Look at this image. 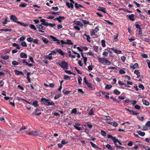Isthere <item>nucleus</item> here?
Here are the masks:
<instances>
[{
  "mask_svg": "<svg viewBox=\"0 0 150 150\" xmlns=\"http://www.w3.org/2000/svg\"><path fill=\"white\" fill-rule=\"evenodd\" d=\"M40 110L38 108H37L35 110V112H33V113L36 115H39L41 114V112H37L39 111Z\"/></svg>",
  "mask_w": 150,
  "mask_h": 150,
  "instance_id": "21",
  "label": "nucleus"
},
{
  "mask_svg": "<svg viewBox=\"0 0 150 150\" xmlns=\"http://www.w3.org/2000/svg\"><path fill=\"white\" fill-rule=\"evenodd\" d=\"M64 79L66 80H70V77L67 75L64 76Z\"/></svg>",
  "mask_w": 150,
  "mask_h": 150,
  "instance_id": "54",
  "label": "nucleus"
},
{
  "mask_svg": "<svg viewBox=\"0 0 150 150\" xmlns=\"http://www.w3.org/2000/svg\"><path fill=\"white\" fill-rule=\"evenodd\" d=\"M111 118V117L109 116H104L102 117V119L105 120H109Z\"/></svg>",
  "mask_w": 150,
  "mask_h": 150,
  "instance_id": "30",
  "label": "nucleus"
},
{
  "mask_svg": "<svg viewBox=\"0 0 150 150\" xmlns=\"http://www.w3.org/2000/svg\"><path fill=\"white\" fill-rule=\"evenodd\" d=\"M15 74L17 75H19L21 74H23V72L21 71H19L17 70L14 71Z\"/></svg>",
  "mask_w": 150,
  "mask_h": 150,
  "instance_id": "15",
  "label": "nucleus"
},
{
  "mask_svg": "<svg viewBox=\"0 0 150 150\" xmlns=\"http://www.w3.org/2000/svg\"><path fill=\"white\" fill-rule=\"evenodd\" d=\"M57 64L59 65L62 68L67 69L68 67V64L66 62L59 60Z\"/></svg>",
  "mask_w": 150,
  "mask_h": 150,
  "instance_id": "2",
  "label": "nucleus"
},
{
  "mask_svg": "<svg viewBox=\"0 0 150 150\" xmlns=\"http://www.w3.org/2000/svg\"><path fill=\"white\" fill-rule=\"evenodd\" d=\"M30 28L32 29H33L34 30H36V28L35 26L33 24H30Z\"/></svg>",
  "mask_w": 150,
  "mask_h": 150,
  "instance_id": "50",
  "label": "nucleus"
},
{
  "mask_svg": "<svg viewBox=\"0 0 150 150\" xmlns=\"http://www.w3.org/2000/svg\"><path fill=\"white\" fill-rule=\"evenodd\" d=\"M127 16H128L129 19L131 21H134L135 20L134 14H132L130 15H127Z\"/></svg>",
  "mask_w": 150,
  "mask_h": 150,
  "instance_id": "19",
  "label": "nucleus"
},
{
  "mask_svg": "<svg viewBox=\"0 0 150 150\" xmlns=\"http://www.w3.org/2000/svg\"><path fill=\"white\" fill-rule=\"evenodd\" d=\"M101 45L103 47H105V41L104 40H101Z\"/></svg>",
  "mask_w": 150,
  "mask_h": 150,
  "instance_id": "44",
  "label": "nucleus"
},
{
  "mask_svg": "<svg viewBox=\"0 0 150 150\" xmlns=\"http://www.w3.org/2000/svg\"><path fill=\"white\" fill-rule=\"evenodd\" d=\"M45 59H49L50 61L52 60L53 59L52 57V56L49 55V54L48 55H47V56H45Z\"/></svg>",
  "mask_w": 150,
  "mask_h": 150,
  "instance_id": "24",
  "label": "nucleus"
},
{
  "mask_svg": "<svg viewBox=\"0 0 150 150\" xmlns=\"http://www.w3.org/2000/svg\"><path fill=\"white\" fill-rule=\"evenodd\" d=\"M130 102L132 105H134L137 103V101L136 100H130Z\"/></svg>",
  "mask_w": 150,
  "mask_h": 150,
  "instance_id": "51",
  "label": "nucleus"
},
{
  "mask_svg": "<svg viewBox=\"0 0 150 150\" xmlns=\"http://www.w3.org/2000/svg\"><path fill=\"white\" fill-rule=\"evenodd\" d=\"M59 12H50V13L51 14L58 15H59Z\"/></svg>",
  "mask_w": 150,
  "mask_h": 150,
  "instance_id": "47",
  "label": "nucleus"
},
{
  "mask_svg": "<svg viewBox=\"0 0 150 150\" xmlns=\"http://www.w3.org/2000/svg\"><path fill=\"white\" fill-rule=\"evenodd\" d=\"M51 8L54 11H57L59 10V8H58V7H57V6L52 7Z\"/></svg>",
  "mask_w": 150,
  "mask_h": 150,
  "instance_id": "63",
  "label": "nucleus"
},
{
  "mask_svg": "<svg viewBox=\"0 0 150 150\" xmlns=\"http://www.w3.org/2000/svg\"><path fill=\"white\" fill-rule=\"evenodd\" d=\"M141 129L144 130H148V129L145 125L143 126L141 128Z\"/></svg>",
  "mask_w": 150,
  "mask_h": 150,
  "instance_id": "41",
  "label": "nucleus"
},
{
  "mask_svg": "<svg viewBox=\"0 0 150 150\" xmlns=\"http://www.w3.org/2000/svg\"><path fill=\"white\" fill-rule=\"evenodd\" d=\"M12 64L13 65H18L19 64V63L16 61H14L12 62Z\"/></svg>",
  "mask_w": 150,
  "mask_h": 150,
  "instance_id": "57",
  "label": "nucleus"
},
{
  "mask_svg": "<svg viewBox=\"0 0 150 150\" xmlns=\"http://www.w3.org/2000/svg\"><path fill=\"white\" fill-rule=\"evenodd\" d=\"M101 93L103 94L105 96L106 98L107 99H108L109 98V96H108L109 95V93L107 92H105L104 91H102Z\"/></svg>",
  "mask_w": 150,
  "mask_h": 150,
  "instance_id": "16",
  "label": "nucleus"
},
{
  "mask_svg": "<svg viewBox=\"0 0 150 150\" xmlns=\"http://www.w3.org/2000/svg\"><path fill=\"white\" fill-rule=\"evenodd\" d=\"M74 24L76 25H79L81 27H82L83 25L82 23L79 21H75L74 22Z\"/></svg>",
  "mask_w": 150,
  "mask_h": 150,
  "instance_id": "10",
  "label": "nucleus"
},
{
  "mask_svg": "<svg viewBox=\"0 0 150 150\" xmlns=\"http://www.w3.org/2000/svg\"><path fill=\"white\" fill-rule=\"evenodd\" d=\"M12 45L13 46L16 47V48L18 50H20V47L19 46V45L16 43H13L12 44Z\"/></svg>",
  "mask_w": 150,
  "mask_h": 150,
  "instance_id": "26",
  "label": "nucleus"
},
{
  "mask_svg": "<svg viewBox=\"0 0 150 150\" xmlns=\"http://www.w3.org/2000/svg\"><path fill=\"white\" fill-rule=\"evenodd\" d=\"M66 5L69 8H74L73 5L71 3H69V2H67Z\"/></svg>",
  "mask_w": 150,
  "mask_h": 150,
  "instance_id": "14",
  "label": "nucleus"
},
{
  "mask_svg": "<svg viewBox=\"0 0 150 150\" xmlns=\"http://www.w3.org/2000/svg\"><path fill=\"white\" fill-rule=\"evenodd\" d=\"M112 87V86L110 84H107L105 86V88L106 89L109 90Z\"/></svg>",
  "mask_w": 150,
  "mask_h": 150,
  "instance_id": "33",
  "label": "nucleus"
},
{
  "mask_svg": "<svg viewBox=\"0 0 150 150\" xmlns=\"http://www.w3.org/2000/svg\"><path fill=\"white\" fill-rule=\"evenodd\" d=\"M10 19L12 21L14 22H16V21L17 20V18L14 15H11L10 16Z\"/></svg>",
  "mask_w": 150,
  "mask_h": 150,
  "instance_id": "8",
  "label": "nucleus"
},
{
  "mask_svg": "<svg viewBox=\"0 0 150 150\" xmlns=\"http://www.w3.org/2000/svg\"><path fill=\"white\" fill-rule=\"evenodd\" d=\"M106 147L109 149L111 150L112 149V147L109 144H107L106 146Z\"/></svg>",
  "mask_w": 150,
  "mask_h": 150,
  "instance_id": "43",
  "label": "nucleus"
},
{
  "mask_svg": "<svg viewBox=\"0 0 150 150\" xmlns=\"http://www.w3.org/2000/svg\"><path fill=\"white\" fill-rule=\"evenodd\" d=\"M146 125L147 127H150V121H148L146 124Z\"/></svg>",
  "mask_w": 150,
  "mask_h": 150,
  "instance_id": "64",
  "label": "nucleus"
},
{
  "mask_svg": "<svg viewBox=\"0 0 150 150\" xmlns=\"http://www.w3.org/2000/svg\"><path fill=\"white\" fill-rule=\"evenodd\" d=\"M27 4L25 3L21 2L19 5V6L20 7H25Z\"/></svg>",
  "mask_w": 150,
  "mask_h": 150,
  "instance_id": "31",
  "label": "nucleus"
},
{
  "mask_svg": "<svg viewBox=\"0 0 150 150\" xmlns=\"http://www.w3.org/2000/svg\"><path fill=\"white\" fill-rule=\"evenodd\" d=\"M56 51L60 54L62 56L65 55V53L64 52L60 49H58L56 50Z\"/></svg>",
  "mask_w": 150,
  "mask_h": 150,
  "instance_id": "13",
  "label": "nucleus"
},
{
  "mask_svg": "<svg viewBox=\"0 0 150 150\" xmlns=\"http://www.w3.org/2000/svg\"><path fill=\"white\" fill-rule=\"evenodd\" d=\"M33 42L35 44H37L39 43V41L37 39H33Z\"/></svg>",
  "mask_w": 150,
  "mask_h": 150,
  "instance_id": "45",
  "label": "nucleus"
},
{
  "mask_svg": "<svg viewBox=\"0 0 150 150\" xmlns=\"http://www.w3.org/2000/svg\"><path fill=\"white\" fill-rule=\"evenodd\" d=\"M42 39L43 42L46 44H47L49 42L48 39L45 38H42Z\"/></svg>",
  "mask_w": 150,
  "mask_h": 150,
  "instance_id": "35",
  "label": "nucleus"
},
{
  "mask_svg": "<svg viewBox=\"0 0 150 150\" xmlns=\"http://www.w3.org/2000/svg\"><path fill=\"white\" fill-rule=\"evenodd\" d=\"M99 30V29L98 28V27H96L92 31H91L90 32V34L91 36H93V35H95V36H96V35H95V34L97 33Z\"/></svg>",
  "mask_w": 150,
  "mask_h": 150,
  "instance_id": "5",
  "label": "nucleus"
},
{
  "mask_svg": "<svg viewBox=\"0 0 150 150\" xmlns=\"http://www.w3.org/2000/svg\"><path fill=\"white\" fill-rule=\"evenodd\" d=\"M125 69H121L119 70V73L120 74H123L126 73Z\"/></svg>",
  "mask_w": 150,
  "mask_h": 150,
  "instance_id": "29",
  "label": "nucleus"
},
{
  "mask_svg": "<svg viewBox=\"0 0 150 150\" xmlns=\"http://www.w3.org/2000/svg\"><path fill=\"white\" fill-rule=\"evenodd\" d=\"M118 125V124L116 122H112V125L115 127H116Z\"/></svg>",
  "mask_w": 150,
  "mask_h": 150,
  "instance_id": "58",
  "label": "nucleus"
},
{
  "mask_svg": "<svg viewBox=\"0 0 150 150\" xmlns=\"http://www.w3.org/2000/svg\"><path fill=\"white\" fill-rule=\"evenodd\" d=\"M62 145L65 144H67L68 143V141H66L64 140H63L61 141V143Z\"/></svg>",
  "mask_w": 150,
  "mask_h": 150,
  "instance_id": "59",
  "label": "nucleus"
},
{
  "mask_svg": "<svg viewBox=\"0 0 150 150\" xmlns=\"http://www.w3.org/2000/svg\"><path fill=\"white\" fill-rule=\"evenodd\" d=\"M65 18L64 17V16H59L58 17V19L57 20V21L59 23L62 22V20H63Z\"/></svg>",
  "mask_w": 150,
  "mask_h": 150,
  "instance_id": "25",
  "label": "nucleus"
},
{
  "mask_svg": "<svg viewBox=\"0 0 150 150\" xmlns=\"http://www.w3.org/2000/svg\"><path fill=\"white\" fill-rule=\"evenodd\" d=\"M101 134L104 137H105L106 136V132L103 130H102L101 132Z\"/></svg>",
  "mask_w": 150,
  "mask_h": 150,
  "instance_id": "55",
  "label": "nucleus"
},
{
  "mask_svg": "<svg viewBox=\"0 0 150 150\" xmlns=\"http://www.w3.org/2000/svg\"><path fill=\"white\" fill-rule=\"evenodd\" d=\"M65 71L68 74H74L73 72H71V71L70 70H65Z\"/></svg>",
  "mask_w": 150,
  "mask_h": 150,
  "instance_id": "60",
  "label": "nucleus"
},
{
  "mask_svg": "<svg viewBox=\"0 0 150 150\" xmlns=\"http://www.w3.org/2000/svg\"><path fill=\"white\" fill-rule=\"evenodd\" d=\"M113 92L116 95H119L120 93V92L117 89L114 90Z\"/></svg>",
  "mask_w": 150,
  "mask_h": 150,
  "instance_id": "34",
  "label": "nucleus"
},
{
  "mask_svg": "<svg viewBox=\"0 0 150 150\" xmlns=\"http://www.w3.org/2000/svg\"><path fill=\"white\" fill-rule=\"evenodd\" d=\"M2 58L4 60H6L8 59L9 58V57L8 56H1Z\"/></svg>",
  "mask_w": 150,
  "mask_h": 150,
  "instance_id": "42",
  "label": "nucleus"
},
{
  "mask_svg": "<svg viewBox=\"0 0 150 150\" xmlns=\"http://www.w3.org/2000/svg\"><path fill=\"white\" fill-rule=\"evenodd\" d=\"M27 41L29 42H33V39L31 37L28 38H27Z\"/></svg>",
  "mask_w": 150,
  "mask_h": 150,
  "instance_id": "56",
  "label": "nucleus"
},
{
  "mask_svg": "<svg viewBox=\"0 0 150 150\" xmlns=\"http://www.w3.org/2000/svg\"><path fill=\"white\" fill-rule=\"evenodd\" d=\"M86 85H87V87L89 88H92V85L91 83H89L88 82L86 83H85Z\"/></svg>",
  "mask_w": 150,
  "mask_h": 150,
  "instance_id": "49",
  "label": "nucleus"
},
{
  "mask_svg": "<svg viewBox=\"0 0 150 150\" xmlns=\"http://www.w3.org/2000/svg\"><path fill=\"white\" fill-rule=\"evenodd\" d=\"M112 140L113 141V142L115 144H116V143L118 142L119 141L117 139H116L115 137Z\"/></svg>",
  "mask_w": 150,
  "mask_h": 150,
  "instance_id": "53",
  "label": "nucleus"
},
{
  "mask_svg": "<svg viewBox=\"0 0 150 150\" xmlns=\"http://www.w3.org/2000/svg\"><path fill=\"white\" fill-rule=\"evenodd\" d=\"M142 101L143 102V104L146 105V106L149 105V103L148 101L146 100L143 99Z\"/></svg>",
  "mask_w": 150,
  "mask_h": 150,
  "instance_id": "18",
  "label": "nucleus"
},
{
  "mask_svg": "<svg viewBox=\"0 0 150 150\" xmlns=\"http://www.w3.org/2000/svg\"><path fill=\"white\" fill-rule=\"evenodd\" d=\"M21 45L23 47H26L27 46V45L26 44V43L25 42H22L21 43Z\"/></svg>",
  "mask_w": 150,
  "mask_h": 150,
  "instance_id": "62",
  "label": "nucleus"
},
{
  "mask_svg": "<svg viewBox=\"0 0 150 150\" xmlns=\"http://www.w3.org/2000/svg\"><path fill=\"white\" fill-rule=\"evenodd\" d=\"M98 10L102 11L104 13H105L106 12V8L104 7H99L98 8Z\"/></svg>",
  "mask_w": 150,
  "mask_h": 150,
  "instance_id": "12",
  "label": "nucleus"
},
{
  "mask_svg": "<svg viewBox=\"0 0 150 150\" xmlns=\"http://www.w3.org/2000/svg\"><path fill=\"white\" fill-rule=\"evenodd\" d=\"M134 108L137 110H139L141 108V107L138 105H136L134 106Z\"/></svg>",
  "mask_w": 150,
  "mask_h": 150,
  "instance_id": "46",
  "label": "nucleus"
},
{
  "mask_svg": "<svg viewBox=\"0 0 150 150\" xmlns=\"http://www.w3.org/2000/svg\"><path fill=\"white\" fill-rule=\"evenodd\" d=\"M26 127L25 126H23L20 129V131H22V132H24L25 133V132L26 131H25V132H22V131L23 130H25V129H26Z\"/></svg>",
  "mask_w": 150,
  "mask_h": 150,
  "instance_id": "48",
  "label": "nucleus"
},
{
  "mask_svg": "<svg viewBox=\"0 0 150 150\" xmlns=\"http://www.w3.org/2000/svg\"><path fill=\"white\" fill-rule=\"evenodd\" d=\"M37 27L38 28L40 29V30H39V31L40 32H42V33H44V31L42 30L41 29L44 30L45 29V28L44 26H43L42 25H37Z\"/></svg>",
  "mask_w": 150,
  "mask_h": 150,
  "instance_id": "7",
  "label": "nucleus"
},
{
  "mask_svg": "<svg viewBox=\"0 0 150 150\" xmlns=\"http://www.w3.org/2000/svg\"><path fill=\"white\" fill-rule=\"evenodd\" d=\"M66 42V44H68L69 45H72L73 44V43L71 42V40H67V42Z\"/></svg>",
  "mask_w": 150,
  "mask_h": 150,
  "instance_id": "39",
  "label": "nucleus"
},
{
  "mask_svg": "<svg viewBox=\"0 0 150 150\" xmlns=\"http://www.w3.org/2000/svg\"><path fill=\"white\" fill-rule=\"evenodd\" d=\"M78 80L79 83L81 84V82L82 81V79L81 76H79L78 77Z\"/></svg>",
  "mask_w": 150,
  "mask_h": 150,
  "instance_id": "37",
  "label": "nucleus"
},
{
  "mask_svg": "<svg viewBox=\"0 0 150 150\" xmlns=\"http://www.w3.org/2000/svg\"><path fill=\"white\" fill-rule=\"evenodd\" d=\"M74 127L77 130H82V128L81 127H78L77 126H76V125H74Z\"/></svg>",
  "mask_w": 150,
  "mask_h": 150,
  "instance_id": "61",
  "label": "nucleus"
},
{
  "mask_svg": "<svg viewBox=\"0 0 150 150\" xmlns=\"http://www.w3.org/2000/svg\"><path fill=\"white\" fill-rule=\"evenodd\" d=\"M32 104L35 107H37L39 106L38 102L37 101L35 100L33 102H32Z\"/></svg>",
  "mask_w": 150,
  "mask_h": 150,
  "instance_id": "17",
  "label": "nucleus"
},
{
  "mask_svg": "<svg viewBox=\"0 0 150 150\" xmlns=\"http://www.w3.org/2000/svg\"><path fill=\"white\" fill-rule=\"evenodd\" d=\"M138 66V64L137 63H135L133 66H130V67L131 68L135 69Z\"/></svg>",
  "mask_w": 150,
  "mask_h": 150,
  "instance_id": "28",
  "label": "nucleus"
},
{
  "mask_svg": "<svg viewBox=\"0 0 150 150\" xmlns=\"http://www.w3.org/2000/svg\"><path fill=\"white\" fill-rule=\"evenodd\" d=\"M134 73L137 75V77L139 78L140 76V73L138 70H136L134 71Z\"/></svg>",
  "mask_w": 150,
  "mask_h": 150,
  "instance_id": "22",
  "label": "nucleus"
},
{
  "mask_svg": "<svg viewBox=\"0 0 150 150\" xmlns=\"http://www.w3.org/2000/svg\"><path fill=\"white\" fill-rule=\"evenodd\" d=\"M98 61L99 62L104 65H109L111 64V62L110 61L105 58H98Z\"/></svg>",
  "mask_w": 150,
  "mask_h": 150,
  "instance_id": "3",
  "label": "nucleus"
},
{
  "mask_svg": "<svg viewBox=\"0 0 150 150\" xmlns=\"http://www.w3.org/2000/svg\"><path fill=\"white\" fill-rule=\"evenodd\" d=\"M1 31H4L5 32L7 31H11V29H7V28H5V29H2L0 30Z\"/></svg>",
  "mask_w": 150,
  "mask_h": 150,
  "instance_id": "38",
  "label": "nucleus"
},
{
  "mask_svg": "<svg viewBox=\"0 0 150 150\" xmlns=\"http://www.w3.org/2000/svg\"><path fill=\"white\" fill-rule=\"evenodd\" d=\"M82 21L83 22V24L85 25L89 24V22H88L86 20H82Z\"/></svg>",
  "mask_w": 150,
  "mask_h": 150,
  "instance_id": "52",
  "label": "nucleus"
},
{
  "mask_svg": "<svg viewBox=\"0 0 150 150\" xmlns=\"http://www.w3.org/2000/svg\"><path fill=\"white\" fill-rule=\"evenodd\" d=\"M41 101L43 103L47 106L54 105V103L51 100L47 99L44 98H42L41 99Z\"/></svg>",
  "mask_w": 150,
  "mask_h": 150,
  "instance_id": "1",
  "label": "nucleus"
},
{
  "mask_svg": "<svg viewBox=\"0 0 150 150\" xmlns=\"http://www.w3.org/2000/svg\"><path fill=\"white\" fill-rule=\"evenodd\" d=\"M111 49L115 53L117 54H120L122 53V51L115 49L114 47L111 48Z\"/></svg>",
  "mask_w": 150,
  "mask_h": 150,
  "instance_id": "11",
  "label": "nucleus"
},
{
  "mask_svg": "<svg viewBox=\"0 0 150 150\" xmlns=\"http://www.w3.org/2000/svg\"><path fill=\"white\" fill-rule=\"evenodd\" d=\"M84 35L86 37L87 40L88 42H91V38L88 35H87V34H84Z\"/></svg>",
  "mask_w": 150,
  "mask_h": 150,
  "instance_id": "27",
  "label": "nucleus"
},
{
  "mask_svg": "<svg viewBox=\"0 0 150 150\" xmlns=\"http://www.w3.org/2000/svg\"><path fill=\"white\" fill-rule=\"evenodd\" d=\"M20 57L22 58H26L27 57V54L23 52H21L20 54Z\"/></svg>",
  "mask_w": 150,
  "mask_h": 150,
  "instance_id": "9",
  "label": "nucleus"
},
{
  "mask_svg": "<svg viewBox=\"0 0 150 150\" xmlns=\"http://www.w3.org/2000/svg\"><path fill=\"white\" fill-rule=\"evenodd\" d=\"M50 37L52 39L53 41L56 42V44H60V40L56 38L52 35H50Z\"/></svg>",
  "mask_w": 150,
  "mask_h": 150,
  "instance_id": "6",
  "label": "nucleus"
},
{
  "mask_svg": "<svg viewBox=\"0 0 150 150\" xmlns=\"http://www.w3.org/2000/svg\"><path fill=\"white\" fill-rule=\"evenodd\" d=\"M75 6L77 8L82 7V6L81 5L76 3H75Z\"/></svg>",
  "mask_w": 150,
  "mask_h": 150,
  "instance_id": "36",
  "label": "nucleus"
},
{
  "mask_svg": "<svg viewBox=\"0 0 150 150\" xmlns=\"http://www.w3.org/2000/svg\"><path fill=\"white\" fill-rule=\"evenodd\" d=\"M56 54V52L55 50H52L51 51V52L49 54V55H54Z\"/></svg>",
  "mask_w": 150,
  "mask_h": 150,
  "instance_id": "40",
  "label": "nucleus"
},
{
  "mask_svg": "<svg viewBox=\"0 0 150 150\" xmlns=\"http://www.w3.org/2000/svg\"><path fill=\"white\" fill-rule=\"evenodd\" d=\"M130 114L133 115H139V113L137 112L136 111H134L131 110Z\"/></svg>",
  "mask_w": 150,
  "mask_h": 150,
  "instance_id": "23",
  "label": "nucleus"
},
{
  "mask_svg": "<svg viewBox=\"0 0 150 150\" xmlns=\"http://www.w3.org/2000/svg\"><path fill=\"white\" fill-rule=\"evenodd\" d=\"M90 144H91L92 146L94 148H97L99 149L100 148L96 145L94 144L93 142H90Z\"/></svg>",
  "mask_w": 150,
  "mask_h": 150,
  "instance_id": "20",
  "label": "nucleus"
},
{
  "mask_svg": "<svg viewBox=\"0 0 150 150\" xmlns=\"http://www.w3.org/2000/svg\"><path fill=\"white\" fill-rule=\"evenodd\" d=\"M39 131H34L32 132H29L28 131H26L25 133L26 134H31L34 136H38L39 134Z\"/></svg>",
  "mask_w": 150,
  "mask_h": 150,
  "instance_id": "4",
  "label": "nucleus"
},
{
  "mask_svg": "<svg viewBox=\"0 0 150 150\" xmlns=\"http://www.w3.org/2000/svg\"><path fill=\"white\" fill-rule=\"evenodd\" d=\"M137 133L139 135L142 136H144L145 135V133L144 132H142L141 131H138Z\"/></svg>",
  "mask_w": 150,
  "mask_h": 150,
  "instance_id": "32",
  "label": "nucleus"
}]
</instances>
